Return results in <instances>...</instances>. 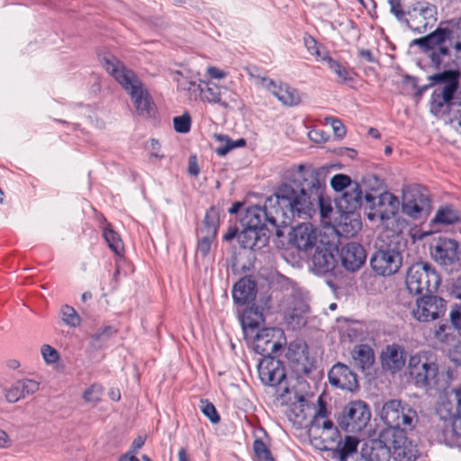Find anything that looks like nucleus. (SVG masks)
Listing matches in <instances>:
<instances>
[{"label": "nucleus", "instance_id": "nucleus-1", "mask_svg": "<svg viewBox=\"0 0 461 461\" xmlns=\"http://www.w3.org/2000/svg\"><path fill=\"white\" fill-rule=\"evenodd\" d=\"M288 184L300 188L297 191L293 186L291 207L293 221L295 218L308 219L320 210L321 218H328L332 211L330 200L323 195L325 179L321 169L312 166L299 165L290 171Z\"/></svg>", "mask_w": 461, "mask_h": 461}, {"label": "nucleus", "instance_id": "nucleus-2", "mask_svg": "<svg viewBox=\"0 0 461 461\" xmlns=\"http://www.w3.org/2000/svg\"><path fill=\"white\" fill-rule=\"evenodd\" d=\"M411 44L419 46L436 68L450 67L461 59V16L441 23L434 32L414 39Z\"/></svg>", "mask_w": 461, "mask_h": 461}, {"label": "nucleus", "instance_id": "nucleus-3", "mask_svg": "<svg viewBox=\"0 0 461 461\" xmlns=\"http://www.w3.org/2000/svg\"><path fill=\"white\" fill-rule=\"evenodd\" d=\"M292 194V185L281 184L275 194L266 200L264 206H256L248 211L247 226L259 230H269L268 224L273 229H276V234L280 236L282 233L278 229L285 227L293 221L290 202Z\"/></svg>", "mask_w": 461, "mask_h": 461}, {"label": "nucleus", "instance_id": "nucleus-4", "mask_svg": "<svg viewBox=\"0 0 461 461\" xmlns=\"http://www.w3.org/2000/svg\"><path fill=\"white\" fill-rule=\"evenodd\" d=\"M104 67L130 95L139 115L149 117L154 114L155 104L142 82L132 70L128 69L113 56L104 59Z\"/></svg>", "mask_w": 461, "mask_h": 461}, {"label": "nucleus", "instance_id": "nucleus-5", "mask_svg": "<svg viewBox=\"0 0 461 461\" xmlns=\"http://www.w3.org/2000/svg\"><path fill=\"white\" fill-rule=\"evenodd\" d=\"M459 72L448 69L435 74L430 79L435 84H442L438 86L430 97V112L437 115L447 113L453 104V97L458 88Z\"/></svg>", "mask_w": 461, "mask_h": 461}, {"label": "nucleus", "instance_id": "nucleus-6", "mask_svg": "<svg viewBox=\"0 0 461 461\" xmlns=\"http://www.w3.org/2000/svg\"><path fill=\"white\" fill-rule=\"evenodd\" d=\"M320 407L315 413L310 428L309 437L312 444L321 450H334L341 445L340 434L333 422L326 419L324 402L320 400Z\"/></svg>", "mask_w": 461, "mask_h": 461}, {"label": "nucleus", "instance_id": "nucleus-7", "mask_svg": "<svg viewBox=\"0 0 461 461\" xmlns=\"http://www.w3.org/2000/svg\"><path fill=\"white\" fill-rule=\"evenodd\" d=\"M440 277L436 269L427 262H416L406 272L405 285L413 294H431L437 291Z\"/></svg>", "mask_w": 461, "mask_h": 461}, {"label": "nucleus", "instance_id": "nucleus-8", "mask_svg": "<svg viewBox=\"0 0 461 461\" xmlns=\"http://www.w3.org/2000/svg\"><path fill=\"white\" fill-rule=\"evenodd\" d=\"M381 420L388 426L386 429L394 430H411L418 423L417 411L409 404L400 400L385 402L380 411Z\"/></svg>", "mask_w": 461, "mask_h": 461}, {"label": "nucleus", "instance_id": "nucleus-9", "mask_svg": "<svg viewBox=\"0 0 461 461\" xmlns=\"http://www.w3.org/2000/svg\"><path fill=\"white\" fill-rule=\"evenodd\" d=\"M365 200L369 204L366 217L372 221H379L380 225L388 228L389 221L396 216L400 202L397 196L390 192H383L378 195L370 193L365 194Z\"/></svg>", "mask_w": 461, "mask_h": 461}, {"label": "nucleus", "instance_id": "nucleus-10", "mask_svg": "<svg viewBox=\"0 0 461 461\" xmlns=\"http://www.w3.org/2000/svg\"><path fill=\"white\" fill-rule=\"evenodd\" d=\"M408 368L410 376L417 386L427 387L436 383L438 366L432 352L421 351L411 356Z\"/></svg>", "mask_w": 461, "mask_h": 461}, {"label": "nucleus", "instance_id": "nucleus-11", "mask_svg": "<svg viewBox=\"0 0 461 461\" xmlns=\"http://www.w3.org/2000/svg\"><path fill=\"white\" fill-rule=\"evenodd\" d=\"M371 412L368 405L362 401L348 402L338 418L339 428L347 432H361L368 424Z\"/></svg>", "mask_w": 461, "mask_h": 461}, {"label": "nucleus", "instance_id": "nucleus-12", "mask_svg": "<svg viewBox=\"0 0 461 461\" xmlns=\"http://www.w3.org/2000/svg\"><path fill=\"white\" fill-rule=\"evenodd\" d=\"M431 210L428 194L418 186H408L402 190V212L413 220L429 215Z\"/></svg>", "mask_w": 461, "mask_h": 461}, {"label": "nucleus", "instance_id": "nucleus-13", "mask_svg": "<svg viewBox=\"0 0 461 461\" xmlns=\"http://www.w3.org/2000/svg\"><path fill=\"white\" fill-rule=\"evenodd\" d=\"M402 265V256L395 248L386 247L375 251L370 258L373 271L381 276L396 274Z\"/></svg>", "mask_w": 461, "mask_h": 461}, {"label": "nucleus", "instance_id": "nucleus-14", "mask_svg": "<svg viewBox=\"0 0 461 461\" xmlns=\"http://www.w3.org/2000/svg\"><path fill=\"white\" fill-rule=\"evenodd\" d=\"M285 340L284 333L280 329L264 328L255 335L254 350L264 358L274 357L282 348Z\"/></svg>", "mask_w": 461, "mask_h": 461}, {"label": "nucleus", "instance_id": "nucleus-15", "mask_svg": "<svg viewBox=\"0 0 461 461\" xmlns=\"http://www.w3.org/2000/svg\"><path fill=\"white\" fill-rule=\"evenodd\" d=\"M447 302L436 295H426L416 300L411 313L418 321L428 322L444 315Z\"/></svg>", "mask_w": 461, "mask_h": 461}, {"label": "nucleus", "instance_id": "nucleus-16", "mask_svg": "<svg viewBox=\"0 0 461 461\" xmlns=\"http://www.w3.org/2000/svg\"><path fill=\"white\" fill-rule=\"evenodd\" d=\"M339 249L332 242L320 240L312 258L314 270L319 274L332 271L338 265Z\"/></svg>", "mask_w": 461, "mask_h": 461}, {"label": "nucleus", "instance_id": "nucleus-17", "mask_svg": "<svg viewBox=\"0 0 461 461\" xmlns=\"http://www.w3.org/2000/svg\"><path fill=\"white\" fill-rule=\"evenodd\" d=\"M286 323L293 329H300L306 323L305 314L308 305L298 295L291 293L282 303Z\"/></svg>", "mask_w": 461, "mask_h": 461}, {"label": "nucleus", "instance_id": "nucleus-18", "mask_svg": "<svg viewBox=\"0 0 461 461\" xmlns=\"http://www.w3.org/2000/svg\"><path fill=\"white\" fill-rule=\"evenodd\" d=\"M258 78L260 80L261 86L275 95L284 105L294 106L300 104L301 95L295 88L267 77H258Z\"/></svg>", "mask_w": 461, "mask_h": 461}, {"label": "nucleus", "instance_id": "nucleus-19", "mask_svg": "<svg viewBox=\"0 0 461 461\" xmlns=\"http://www.w3.org/2000/svg\"><path fill=\"white\" fill-rule=\"evenodd\" d=\"M395 430L384 429L380 431L378 438L370 440L369 461H388L392 452V440Z\"/></svg>", "mask_w": 461, "mask_h": 461}, {"label": "nucleus", "instance_id": "nucleus-20", "mask_svg": "<svg viewBox=\"0 0 461 461\" xmlns=\"http://www.w3.org/2000/svg\"><path fill=\"white\" fill-rule=\"evenodd\" d=\"M430 253L440 265H452L459 259L458 243L451 239L440 238L431 246Z\"/></svg>", "mask_w": 461, "mask_h": 461}, {"label": "nucleus", "instance_id": "nucleus-21", "mask_svg": "<svg viewBox=\"0 0 461 461\" xmlns=\"http://www.w3.org/2000/svg\"><path fill=\"white\" fill-rule=\"evenodd\" d=\"M258 375L265 384L275 386L285 377V373L279 360L274 357L263 358L258 364Z\"/></svg>", "mask_w": 461, "mask_h": 461}, {"label": "nucleus", "instance_id": "nucleus-22", "mask_svg": "<svg viewBox=\"0 0 461 461\" xmlns=\"http://www.w3.org/2000/svg\"><path fill=\"white\" fill-rule=\"evenodd\" d=\"M318 230L311 223L305 222L294 227L291 232L290 241L298 249L307 250L318 245Z\"/></svg>", "mask_w": 461, "mask_h": 461}, {"label": "nucleus", "instance_id": "nucleus-23", "mask_svg": "<svg viewBox=\"0 0 461 461\" xmlns=\"http://www.w3.org/2000/svg\"><path fill=\"white\" fill-rule=\"evenodd\" d=\"M329 381L332 385L348 391H353L358 385L357 375L341 363H337L331 367Z\"/></svg>", "mask_w": 461, "mask_h": 461}, {"label": "nucleus", "instance_id": "nucleus-24", "mask_svg": "<svg viewBox=\"0 0 461 461\" xmlns=\"http://www.w3.org/2000/svg\"><path fill=\"white\" fill-rule=\"evenodd\" d=\"M366 254L364 248L356 242H349L342 247L340 259L342 266L354 272L360 268L366 261Z\"/></svg>", "mask_w": 461, "mask_h": 461}, {"label": "nucleus", "instance_id": "nucleus-25", "mask_svg": "<svg viewBox=\"0 0 461 461\" xmlns=\"http://www.w3.org/2000/svg\"><path fill=\"white\" fill-rule=\"evenodd\" d=\"M404 348L397 344L388 345L381 354V363L384 369L394 374L405 365Z\"/></svg>", "mask_w": 461, "mask_h": 461}, {"label": "nucleus", "instance_id": "nucleus-26", "mask_svg": "<svg viewBox=\"0 0 461 461\" xmlns=\"http://www.w3.org/2000/svg\"><path fill=\"white\" fill-rule=\"evenodd\" d=\"M393 439L392 440V452L396 461H415L417 450L407 439L404 431L395 430Z\"/></svg>", "mask_w": 461, "mask_h": 461}, {"label": "nucleus", "instance_id": "nucleus-27", "mask_svg": "<svg viewBox=\"0 0 461 461\" xmlns=\"http://www.w3.org/2000/svg\"><path fill=\"white\" fill-rule=\"evenodd\" d=\"M269 230H257L249 226L240 231L238 235V240L243 249H260L266 247L269 240Z\"/></svg>", "mask_w": 461, "mask_h": 461}, {"label": "nucleus", "instance_id": "nucleus-28", "mask_svg": "<svg viewBox=\"0 0 461 461\" xmlns=\"http://www.w3.org/2000/svg\"><path fill=\"white\" fill-rule=\"evenodd\" d=\"M40 389V383L32 379H22L15 382L5 391V399L14 403L28 395L33 394Z\"/></svg>", "mask_w": 461, "mask_h": 461}, {"label": "nucleus", "instance_id": "nucleus-29", "mask_svg": "<svg viewBox=\"0 0 461 461\" xmlns=\"http://www.w3.org/2000/svg\"><path fill=\"white\" fill-rule=\"evenodd\" d=\"M232 297L236 303L246 304L256 297V284L249 278H241L232 290Z\"/></svg>", "mask_w": 461, "mask_h": 461}, {"label": "nucleus", "instance_id": "nucleus-30", "mask_svg": "<svg viewBox=\"0 0 461 461\" xmlns=\"http://www.w3.org/2000/svg\"><path fill=\"white\" fill-rule=\"evenodd\" d=\"M351 357L354 366L362 371L369 369L375 363L374 350L366 344L355 346L351 351Z\"/></svg>", "mask_w": 461, "mask_h": 461}, {"label": "nucleus", "instance_id": "nucleus-31", "mask_svg": "<svg viewBox=\"0 0 461 461\" xmlns=\"http://www.w3.org/2000/svg\"><path fill=\"white\" fill-rule=\"evenodd\" d=\"M362 203V191L357 183L346 190L339 201V206L346 212H351L360 207Z\"/></svg>", "mask_w": 461, "mask_h": 461}, {"label": "nucleus", "instance_id": "nucleus-32", "mask_svg": "<svg viewBox=\"0 0 461 461\" xmlns=\"http://www.w3.org/2000/svg\"><path fill=\"white\" fill-rule=\"evenodd\" d=\"M322 61L325 62L328 68L334 73L339 78V82L346 83L351 82L354 79V73L346 66L332 59L329 52L325 51L322 57Z\"/></svg>", "mask_w": 461, "mask_h": 461}, {"label": "nucleus", "instance_id": "nucleus-33", "mask_svg": "<svg viewBox=\"0 0 461 461\" xmlns=\"http://www.w3.org/2000/svg\"><path fill=\"white\" fill-rule=\"evenodd\" d=\"M202 93L199 100L210 104H219L222 107L228 106L226 102L221 101L219 86L211 81H202Z\"/></svg>", "mask_w": 461, "mask_h": 461}, {"label": "nucleus", "instance_id": "nucleus-34", "mask_svg": "<svg viewBox=\"0 0 461 461\" xmlns=\"http://www.w3.org/2000/svg\"><path fill=\"white\" fill-rule=\"evenodd\" d=\"M305 348V345H303L301 343H291L288 346L286 357L290 362L294 363L298 366L296 367L298 372H308L303 363L307 359Z\"/></svg>", "mask_w": 461, "mask_h": 461}, {"label": "nucleus", "instance_id": "nucleus-35", "mask_svg": "<svg viewBox=\"0 0 461 461\" xmlns=\"http://www.w3.org/2000/svg\"><path fill=\"white\" fill-rule=\"evenodd\" d=\"M176 81L177 83V87L179 90L184 91L187 94L188 97L191 100H199L202 93V81L200 83H196L194 80H189L186 77H183L180 72L176 73Z\"/></svg>", "mask_w": 461, "mask_h": 461}, {"label": "nucleus", "instance_id": "nucleus-36", "mask_svg": "<svg viewBox=\"0 0 461 461\" xmlns=\"http://www.w3.org/2000/svg\"><path fill=\"white\" fill-rule=\"evenodd\" d=\"M460 220L459 212L452 206L447 205L438 210L433 218L434 223L450 225Z\"/></svg>", "mask_w": 461, "mask_h": 461}, {"label": "nucleus", "instance_id": "nucleus-37", "mask_svg": "<svg viewBox=\"0 0 461 461\" xmlns=\"http://www.w3.org/2000/svg\"><path fill=\"white\" fill-rule=\"evenodd\" d=\"M358 438L354 436H346L345 440L339 447H336L333 451L337 454L339 461H346L347 457L357 451Z\"/></svg>", "mask_w": 461, "mask_h": 461}, {"label": "nucleus", "instance_id": "nucleus-38", "mask_svg": "<svg viewBox=\"0 0 461 461\" xmlns=\"http://www.w3.org/2000/svg\"><path fill=\"white\" fill-rule=\"evenodd\" d=\"M103 236L107 242L109 248L118 256L123 252V243L117 232L111 229L110 225L103 230Z\"/></svg>", "mask_w": 461, "mask_h": 461}, {"label": "nucleus", "instance_id": "nucleus-39", "mask_svg": "<svg viewBox=\"0 0 461 461\" xmlns=\"http://www.w3.org/2000/svg\"><path fill=\"white\" fill-rule=\"evenodd\" d=\"M215 139L219 142L222 143V146L218 147L215 149L216 154L219 156H225L234 148L244 147L246 145V140L244 139H239L236 141H232L227 135H215Z\"/></svg>", "mask_w": 461, "mask_h": 461}, {"label": "nucleus", "instance_id": "nucleus-40", "mask_svg": "<svg viewBox=\"0 0 461 461\" xmlns=\"http://www.w3.org/2000/svg\"><path fill=\"white\" fill-rule=\"evenodd\" d=\"M219 224V214L214 208H211L206 212L203 226L201 229L202 233L216 235L217 228Z\"/></svg>", "mask_w": 461, "mask_h": 461}, {"label": "nucleus", "instance_id": "nucleus-41", "mask_svg": "<svg viewBox=\"0 0 461 461\" xmlns=\"http://www.w3.org/2000/svg\"><path fill=\"white\" fill-rule=\"evenodd\" d=\"M62 321L70 327H77L80 324V317L76 310L68 305L61 308Z\"/></svg>", "mask_w": 461, "mask_h": 461}, {"label": "nucleus", "instance_id": "nucleus-42", "mask_svg": "<svg viewBox=\"0 0 461 461\" xmlns=\"http://www.w3.org/2000/svg\"><path fill=\"white\" fill-rule=\"evenodd\" d=\"M253 449L257 461H275L270 450L262 440L256 439L253 444Z\"/></svg>", "mask_w": 461, "mask_h": 461}, {"label": "nucleus", "instance_id": "nucleus-43", "mask_svg": "<svg viewBox=\"0 0 461 461\" xmlns=\"http://www.w3.org/2000/svg\"><path fill=\"white\" fill-rule=\"evenodd\" d=\"M262 321V314L258 312V311H254L252 308L248 309L244 312V316L242 319V326L243 328H250L254 329L258 327L259 322Z\"/></svg>", "mask_w": 461, "mask_h": 461}, {"label": "nucleus", "instance_id": "nucleus-44", "mask_svg": "<svg viewBox=\"0 0 461 461\" xmlns=\"http://www.w3.org/2000/svg\"><path fill=\"white\" fill-rule=\"evenodd\" d=\"M353 185L350 177L343 174H337L330 180V185L335 191L348 190Z\"/></svg>", "mask_w": 461, "mask_h": 461}, {"label": "nucleus", "instance_id": "nucleus-45", "mask_svg": "<svg viewBox=\"0 0 461 461\" xmlns=\"http://www.w3.org/2000/svg\"><path fill=\"white\" fill-rule=\"evenodd\" d=\"M102 394V386L98 384H92L84 392L83 399L86 402L97 403L101 400Z\"/></svg>", "mask_w": 461, "mask_h": 461}, {"label": "nucleus", "instance_id": "nucleus-46", "mask_svg": "<svg viewBox=\"0 0 461 461\" xmlns=\"http://www.w3.org/2000/svg\"><path fill=\"white\" fill-rule=\"evenodd\" d=\"M201 411L204 416H206L210 421L213 424H217L220 421V415L218 414L214 405L207 400L201 401Z\"/></svg>", "mask_w": 461, "mask_h": 461}, {"label": "nucleus", "instance_id": "nucleus-47", "mask_svg": "<svg viewBox=\"0 0 461 461\" xmlns=\"http://www.w3.org/2000/svg\"><path fill=\"white\" fill-rule=\"evenodd\" d=\"M303 42H304V45H305L308 52L311 55L315 56L318 60L322 61V57L325 52H321L320 50L318 42L316 41V40L310 35H306L303 38Z\"/></svg>", "mask_w": 461, "mask_h": 461}, {"label": "nucleus", "instance_id": "nucleus-48", "mask_svg": "<svg viewBox=\"0 0 461 461\" xmlns=\"http://www.w3.org/2000/svg\"><path fill=\"white\" fill-rule=\"evenodd\" d=\"M173 122L176 131L179 133H186L190 131L191 118L188 114L175 117Z\"/></svg>", "mask_w": 461, "mask_h": 461}, {"label": "nucleus", "instance_id": "nucleus-49", "mask_svg": "<svg viewBox=\"0 0 461 461\" xmlns=\"http://www.w3.org/2000/svg\"><path fill=\"white\" fill-rule=\"evenodd\" d=\"M41 352L44 361L47 364H54L59 358V352L53 347L48 344H45L41 347Z\"/></svg>", "mask_w": 461, "mask_h": 461}, {"label": "nucleus", "instance_id": "nucleus-50", "mask_svg": "<svg viewBox=\"0 0 461 461\" xmlns=\"http://www.w3.org/2000/svg\"><path fill=\"white\" fill-rule=\"evenodd\" d=\"M325 121L330 123L333 132L338 138L342 139L345 137L347 132L346 127L340 120L334 117H326Z\"/></svg>", "mask_w": 461, "mask_h": 461}, {"label": "nucleus", "instance_id": "nucleus-51", "mask_svg": "<svg viewBox=\"0 0 461 461\" xmlns=\"http://www.w3.org/2000/svg\"><path fill=\"white\" fill-rule=\"evenodd\" d=\"M214 237V235L205 234L200 239L197 246V252L200 253L202 257H205L210 251Z\"/></svg>", "mask_w": 461, "mask_h": 461}, {"label": "nucleus", "instance_id": "nucleus-52", "mask_svg": "<svg viewBox=\"0 0 461 461\" xmlns=\"http://www.w3.org/2000/svg\"><path fill=\"white\" fill-rule=\"evenodd\" d=\"M309 139L317 143H323L329 140V135L322 130L314 129L308 132Z\"/></svg>", "mask_w": 461, "mask_h": 461}, {"label": "nucleus", "instance_id": "nucleus-53", "mask_svg": "<svg viewBox=\"0 0 461 461\" xmlns=\"http://www.w3.org/2000/svg\"><path fill=\"white\" fill-rule=\"evenodd\" d=\"M391 13L399 20L402 21L405 16V13L402 9L400 0H389Z\"/></svg>", "mask_w": 461, "mask_h": 461}, {"label": "nucleus", "instance_id": "nucleus-54", "mask_svg": "<svg viewBox=\"0 0 461 461\" xmlns=\"http://www.w3.org/2000/svg\"><path fill=\"white\" fill-rule=\"evenodd\" d=\"M450 320L452 324L458 330H461V305H456L450 312Z\"/></svg>", "mask_w": 461, "mask_h": 461}, {"label": "nucleus", "instance_id": "nucleus-55", "mask_svg": "<svg viewBox=\"0 0 461 461\" xmlns=\"http://www.w3.org/2000/svg\"><path fill=\"white\" fill-rule=\"evenodd\" d=\"M435 14H436V9L433 5L422 7L420 9L418 16L415 17V20L420 19V18L426 19L427 17H429L433 22H435L436 21V18L434 17Z\"/></svg>", "mask_w": 461, "mask_h": 461}, {"label": "nucleus", "instance_id": "nucleus-56", "mask_svg": "<svg viewBox=\"0 0 461 461\" xmlns=\"http://www.w3.org/2000/svg\"><path fill=\"white\" fill-rule=\"evenodd\" d=\"M199 172H200V169H199V167L197 164L196 157L191 156L189 158V161H188V173L191 176H198Z\"/></svg>", "mask_w": 461, "mask_h": 461}, {"label": "nucleus", "instance_id": "nucleus-57", "mask_svg": "<svg viewBox=\"0 0 461 461\" xmlns=\"http://www.w3.org/2000/svg\"><path fill=\"white\" fill-rule=\"evenodd\" d=\"M207 74L212 77L215 79H221L227 76V73L216 67H209L207 68Z\"/></svg>", "mask_w": 461, "mask_h": 461}, {"label": "nucleus", "instance_id": "nucleus-58", "mask_svg": "<svg viewBox=\"0 0 461 461\" xmlns=\"http://www.w3.org/2000/svg\"><path fill=\"white\" fill-rule=\"evenodd\" d=\"M149 147H150V149H151V152H150V158H158V159H160V158H163V155H160V154L158 153V149H159V143H158V140H153V139H152V140H150V146H149Z\"/></svg>", "mask_w": 461, "mask_h": 461}, {"label": "nucleus", "instance_id": "nucleus-59", "mask_svg": "<svg viewBox=\"0 0 461 461\" xmlns=\"http://www.w3.org/2000/svg\"><path fill=\"white\" fill-rule=\"evenodd\" d=\"M144 443L145 439L142 437H137L131 443V452L135 455L138 452V450L142 447Z\"/></svg>", "mask_w": 461, "mask_h": 461}, {"label": "nucleus", "instance_id": "nucleus-60", "mask_svg": "<svg viewBox=\"0 0 461 461\" xmlns=\"http://www.w3.org/2000/svg\"><path fill=\"white\" fill-rule=\"evenodd\" d=\"M358 54H359V56L361 58H363L366 61H368V62H375L374 56H373L372 52L369 50L362 49V50H360L358 51Z\"/></svg>", "mask_w": 461, "mask_h": 461}, {"label": "nucleus", "instance_id": "nucleus-61", "mask_svg": "<svg viewBox=\"0 0 461 461\" xmlns=\"http://www.w3.org/2000/svg\"><path fill=\"white\" fill-rule=\"evenodd\" d=\"M237 235H239L237 227H230L228 231L225 233L223 239L226 241H230L232 239H234V237H236Z\"/></svg>", "mask_w": 461, "mask_h": 461}, {"label": "nucleus", "instance_id": "nucleus-62", "mask_svg": "<svg viewBox=\"0 0 461 461\" xmlns=\"http://www.w3.org/2000/svg\"><path fill=\"white\" fill-rule=\"evenodd\" d=\"M8 447V436L7 434L0 429V447L4 448Z\"/></svg>", "mask_w": 461, "mask_h": 461}, {"label": "nucleus", "instance_id": "nucleus-63", "mask_svg": "<svg viewBox=\"0 0 461 461\" xmlns=\"http://www.w3.org/2000/svg\"><path fill=\"white\" fill-rule=\"evenodd\" d=\"M453 429L456 434L461 435V414L454 420Z\"/></svg>", "mask_w": 461, "mask_h": 461}, {"label": "nucleus", "instance_id": "nucleus-64", "mask_svg": "<svg viewBox=\"0 0 461 461\" xmlns=\"http://www.w3.org/2000/svg\"><path fill=\"white\" fill-rule=\"evenodd\" d=\"M454 292L456 297L461 299V276L458 277L455 282Z\"/></svg>", "mask_w": 461, "mask_h": 461}]
</instances>
